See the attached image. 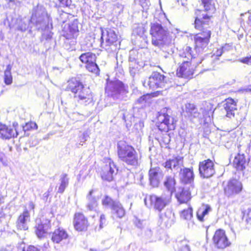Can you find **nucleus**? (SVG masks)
I'll list each match as a JSON object with an SVG mask.
<instances>
[{"mask_svg": "<svg viewBox=\"0 0 251 251\" xmlns=\"http://www.w3.org/2000/svg\"><path fill=\"white\" fill-rule=\"evenodd\" d=\"M186 111L189 116H192L194 118L200 117L201 118V114L200 112H198L197 109L195 105L191 103H187L186 104Z\"/></svg>", "mask_w": 251, "mask_h": 251, "instance_id": "4c0bfd02", "label": "nucleus"}, {"mask_svg": "<svg viewBox=\"0 0 251 251\" xmlns=\"http://www.w3.org/2000/svg\"><path fill=\"white\" fill-rule=\"evenodd\" d=\"M80 61L83 63L88 64L90 63H93L96 61V56L95 54L88 51L82 53L79 57Z\"/></svg>", "mask_w": 251, "mask_h": 251, "instance_id": "72a5a7b5", "label": "nucleus"}, {"mask_svg": "<svg viewBox=\"0 0 251 251\" xmlns=\"http://www.w3.org/2000/svg\"><path fill=\"white\" fill-rule=\"evenodd\" d=\"M86 68L89 72L93 73L96 75H98L100 73V69L96 61L87 64Z\"/></svg>", "mask_w": 251, "mask_h": 251, "instance_id": "79ce46f5", "label": "nucleus"}, {"mask_svg": "<svg viewBox=\"0 0 251 251\" xmlns=\"http://www.w3.org/2000/svg\"><path fill=\"white\" fill-rule=\"evenodd\" d=\"M223 107L226 112V116L229 118L234 117L235 112L237 110L236 102L231 98H228L225 100L223 104Z\"/></svg>", "mask_w": 251, "mask_h": 251, "instance_id": "b1692460", "label": "nucleus"}, {"mask_svg": "<svg viewBox=\"0 0 251 251\" xmlns=\"http://www.w3.org/2000/svg\"><path fill=\"white\" fill-rule=\"evenodd\" d=\"M247 164V161L245 155L244 154L238 153L235 157L233 161V165L237 170H244Z\"/></svg>", "mask_w": 251, "mask_h": 251, "instance_id": "cd10ccee", "label": "nucleus"}, {"mask_svg": "<svg viewBox=\"0 0 251 251\" xmlns=\"http://www.w3.org/2000/svg\"><path fill=\"white\" fill-rule=\"evenodd\" d=\"M225 88V87H220L218 89V93H221L222 95L226 94L228 92V91H227L226 89L224 90H223V89H224Z\"/></svg>", "mask_w": 251, "mask_h": 251, "instance_id": "052dcab7", "label": "nucleus"}, {"mask_svg": "<svg viewBox=\"0 0 251 251\" xmlns=\"http://www.w3.org/2000/svg\"><path fill=\"white\" fill-rule=\"evenodd\" d=\"M50 221L49 219H43L35 226V233L39 238L45 237L49 229H50Z\"/></svg>", "mask_w": 251, "mask_h": 251, "instance_id": "6ab92c4d", "label": "nucleus"}, {"mask_svg": "<svg viewBox=\"0 0 251 251\" xmlns=\"http://www.w3.org/2000/svg\"><path fill=\"white\" fill-rule=\"evenodd\" d=\"M145 234L147 237V238L150 239L151 237L152 231L150 229H147L146 231Z\"/></svg>", "mask_w": 251, "mask_h": 251, "instance_id": "680f3d73", "label": "nucleus"}, {"mask_svg": "<svg viewBox=\"0 0 251 251\" xmlns=\"http://www.w3.org/2000/svg\"><path fill=\"white\" fill-rule=\"evenodd\" d=\"M66 90L74 94V97L79 102L87 105L92 103L93 97L89 87H85L83 83L75 78L67 81Z\"/></svg>", "mask_w": 251, "mask_h": 251, "instance_id": "7ed1b4c3", "label": "nucleus"}, {"mask_svg": "<svg viewBox=\"0 0 251 251\" xmlns=\"http://www.w3.org/2000/svg\"><path fill=\"white\" fill-rule=\"evenodd\" d=\"M149 176L150 184L153 187H158L163 177V175L160 172L159 168H151L149 171Z\"/></svg>", "mask_w": 251, "mask_h": 251, "instance_id": "5701e85b", "label": "nucleus"}, {"mask_svg": "<svg viewBox=\"0 0 251 251\" xmlns=\"http://www.w3.org/2000/svg\"><path fill=\"white\" fill-rule=\"evenodd\" d=\"M183 158L177 156L167 160L162 165L167 170H177L183 164Z\"/></svg>", "mask_w": 251, "mask_h": 251, "instance_id": "4be33fe9", "label": "nucleus"}, {"mask_svg": "<svg viewBox=\"0 0 251 251\" xmlns=\"http://www.w3.org/2000/svg\"><path fill=\"white\" fill-rule=\"evenodd\" d=\"M13 126L14 128L0 123V138L3 139H9L11 138L16 137L18 135L16 128L18 123H14Z\"/></svg>", "mask_w": 251, "mask_h": 251, "instance_id": "f3484780", "label": "nucleus"}, {"mask_svg": "<svg viewBox=\"0 0 251 251\" xmlns=\"http://www.w3.org/2000/svg\"><path fill=\"white\" fill-rule=\"evenodd\" d=\"M193 217V210L189 207L187 209H184L181 213V217L185 220H190Z\"/></svg>", "mask_w": 251, "mask_h": 251, "instance_id": "c03bdc74", "label": "nucleus"}, {"mask_svg": "<svg viewBox=\"0 0 251 251\" xmlns=\"http://www.w3.org/2000/svg\"><path fill=\"white\" fill-rule=\"evenodd\" d=\"M93 192L94 190H91L86 196V208L89 211H95L98 205V199L92 195Z\"/></svg>", "mask_w": 251, "mask_h": 251, "instance_id": "7c9ffc66", "label": "nucleus"}, {"mask_svg": "<svg viewBox=\"0 0 251 251\" xmlns=\"http://www.w3.org/2000/svg\"><path fill=\"white\" fill-rule=\"evenodd\" d=\"M23 251H41L40 250L34 246H28L23 248Z\"/></svg>", "mask_w": 251, "mask_h": 251, "instance_id": "5fc2aeb1", "label": "nucleus"}, {"mask_svg": "<svg viewBox=\"0 0 251 251\" xmlns=\"http://www.w3.org/2000/svg\"><path fill=\"white\" fill-rule=\"evenodd\" d=\"M106 220L104 214H101L100 218V227L102 228L103 226L106 224Z\"/></svg>", "mask_w": 251, "mask_h": 251, "instance_id": "6e6d98bb", "label": "nucleus"}, {"mask_svg": "<svg viewBox=\"0 0 251 251\" xmlns=\"http://www.w3.org/2000/svg\"><path fill=\"white\" fill-rule=\"evenodd\" d=\"M144 126V121L140 120L138 123H136L134 125V128L138 131H141Z\"/></svg>", "mask_w": 251, "mask_h": 251, "instance_id": "603ef678", "label": "nucleus"}, {"mask_svg": "<svg viewBox=\"0 0 251 251\" xmlns=\"http://www.w3.org/2000/svg\"><path fill=\"white\" fill-rule=\"evenodd\" d=\"M171 196L161 195L158 196L154 194L146 195L144 199L146 206L149 208H152L155 211L160 212L171 201Z\"/></svg>", "mask_w": 251, "mask_h": 251, "instance_id": "0eeeda50", "label": "nucleus"}, {"mask_svg": "<svg viewBox=\"0 0 251 251\" xmlns=\"http://www.w3.org/2000/svg\"><path fill=\"white\" fill-rule=\"evenodd\" d=\"M133 50H131L129 52V72L130 75L134 77L136 74H138L139 71L143 66V63L139 62L134 57H133L132 53Z\"/></svg>", "mask_w": 251, "mask_h": 251, "instance_id": "aec40b11", "label": "nucleus"}, {"mask_svg": "<svg viewBox=\"0 0 251 251\" xmlns=\"http://www.w3.org/2000/svg\"><path fill=\"white\" fill-rule=\"evenodd\" d=\"M249 24L251 26V15L249 18Z\"/></svg>", "mask_w": 251, "mask_h": 251, "instance_id": "774afa93", "label": "nucleus"}, {"mask_svg": "<svg viewBox=\"0 0 251 251\" xmlns=\"http://www.w3.org/2000/svg\"><path fill=\"white\" fill-rule=\"evenodd\" d=\"M69 32L70 33H67L66 35V37L67 39H71L75 38L77 36V33L78 32V30L76 27L72 28L71 27H69Z\"/></svg>", "mask_w": 251, "mask_h": 251, "instance_id": "de8ad7c7", "label": "nucleus"}, {"mask_svg": "<svg viewBox=\"0 0 251 251\" xmlns=\"http://www.w3.org/2000/svg\"><path fill=\"white\" fill-rule=\"evenodd\" d=\"M117 154L119 159L127 166L137 167L139 165V158L137 151L125 141L117 143Z\"/></svg>", "mask_w": 251, "mask_h": 251, "instance_id": "20e7f679", "label": "nucleus"}, {"mask_svg": "<svg viewBox=\"0 0 251 251\" xmlns=\"http://www.w3.org/2000/svg\"><path fill=\"white\" fill-rule=\"evenodd\" d=\"M133 116L134 118L140 119V120L144 121L146 119L147 115L144 107L135 106L134 107Z\"/></svg>", "mask_w": 251, "mask_h": 251, "instance_id": "e433bc0d", "label": "nucleus"}, {"mask_svg": "<svg viewBox=\"0 0 251 251\" xmlns=\"http://www.w3.org/2000/svg\"><path fill=\"white\" fill-rule=\"evenodd\" d=\"M195 15V27L201 31L194 36L195 50L196 52H200L207 47L211 37V30L208 29L211 24V16L199 10L196 11Z\"/></svg>", "mask_w": 251, "mask_h": 251, "instance_id": "f03ea898", "label": "nucleus"}, {"mask_svg": "<svg viewBox=\"0 0 251 251\" xmlns=\"http://www.w3.org/2000/svg\"><path fill=\"white\" fill-rule=\"evenodd\" d=\"M150 34L151 35V43L153 45L163 49L172 43V39L168 37L167 28L157 23L151 24Z\"/></svg>", "mask_w": 251, "mask_h": 251, "instance_id": "39448f33", "label": "nucleus"}, {"mask_svg": "<svg viewBox=\"0 0 251 251\" xmlns=\"http://www.w3.org/2000/svg\"><path fill=\"white\" fill-rule=\"evenodd\" d=\"M73 224L75 229L79 231L86 230L89 226L87 219L81 213L75 214Z\"/></svg>", "mask_w": 251, "mask_h": 251, "instance_id": "a211bd4d", "label": "nucleus"}, {"mask_svg": "<svg viewBox=\"0 0 251 251\" xmlns=\"http://www.w3.org/2000/svg\"><path fill=\"white\" fill-rule=\"evenodd\" d=\"M89 135L87 132H84L80 136H79V140L80 143L79 145H82V144L81 143H84L88 138Z\"/></svg>", "mask_w": 251, "mask_h": 251, "instance_id": "864d4df0", "label": "nucleus"}, {"mask_svg": "<svg viewBox=\"0 0 251 251\" xmlns=\"http://www.w3.org/2000/svg\"><path fill=\"white\" fill-rule=\"evenodd\" d=\"M241 182L236 179L229 180L224 188L226 195L228 197L239 194L242 190Z\"/></svg>", "mask_w": 251, "mask_h": 251, "instance_id": "2eb2a0df", "label": "nucleus"}, {"mask_svg": "<svg viewBox=\"0 0 251 251\" xmlns=\"http://www.w3.org/2000/svg\"><path fill=\"white\" fill-rule=\"evenodd\" d=\"M102 205L107 208H110L119 218H122L125 215V210L121 203L114 201L108 196H105L101 201Z\"/></svg>", "mask_w": 251, "mask_h": 251, "instance_id": "9b49d317", "label": "nucleus"}, {"mask_svg": "<svg viewBox=\"0 0 251 251\" xmlns=\"http://www.w3.org/2000/svg\"><path fill=\"white\" fill-rule=\"evenodd\" d=\"M86 40H87V39H86ZM88 40H89L90 41V43H87L86 46H87V48H88V49L90 50V48H92L93 46V43L90 41V40L88 39Z\"/></svg>", "mask_w": 251, "mask_h": 251, "instance_id": "0e129e2a", "label": "nucleus"}, {"mask_svg": "<svg viewBox=\"0 0 251 251\" xmlns=\"http://www.w3.org/2000/svg\"><path fill=\"white\" fill-rule=\"evenodd\" d=\"M149 99V96L143 95L137 100L135 105L141 107H144L146 106V103L148 102Z\"/></svg>", "mask_w": 251, "mask_h": 251, "instance_id": "37998d69", "label": "nucleus"}, {"mask_svg": "<svg viewBox=\"0 0 251 251\" xmlns=\"http://www.w3.org/2000/svg\"><path fill=\"white\" fill-rule=\"evenodd\" d=\"M37 126L35 123L30 122L27 123L25 126H23V129L24 130H28L30 129H37Z\"/></svg>", "mask_w": 251, "mask_h": 251, "instance_id": "3c124183", "label": "nucleus"}, {"mask_svg": "<svg viewBox=\"0 0 251 251\" xmlns=\"http://www.w3.org/2000/svg\"><path fill=\"white\" fill-rule=\"evenodd\" d=\"M11 66L10 65H8L4 71V82L6 85L11 84L13 81V78L11 73Z\"/></svg>", "mask_w": 251, "mask_h": 251, "instance_id": "ea45409f", "label": "nucleus"}, {"mask_svg": "<svg viewBox=\"0 0 251 251\" xmlns=\"http://www.w3.org/2000/svg\"><path fill=\"white\" fill-rule=\"evenodd\" d=\"M176 182L174 177L172 176H166L164 182V185L169 193L167 196H172L173 193L176 190Z\"/></svg>", "mask_w": 251, "mask_h": 251, "instance_id": "2f4dec72", "label": "nucleus"}, {"mask_svg": "<svg viewBox=\"0 0 251 251\" xmlns=\"http://www.w3.org/2000/svg\"><path fill=\"white\" fill-rule=\"evenodd\" d=\"M179 176L180 181L184 184H191L194 181V174L192 168L181 169Z\"/></svg>", "mask_w": 251, "mask_h": 251, "instance_id": "393cba45", "label": "nucleus"}, {"mask_svg": "<svg viewBox=\"0 0 251 251\" xmlns=\"http://www.w3.org/2000/svg\"><path fill=\"white\" fill-rule=\"evenodd\" d=\"M211 211L212 208L209 205L205 204L202 205L198 209L197 212V216L198 220L201 222L203 221L204 216Z\"/></svg>", "mask_w": 251, "mask_h": 251, "instance_id": "f704fd0d", "label": "nucleus"}, {"mask_svg": "<svg viewBox=\"0 0 251 251\" xmlns=\"http://www.w3.org/2000/svg\"><path fill=\"white\" fill-rule=\"evenodd\" d=\"M162 224L166 227H169L174 223V214L171 211L167 210L164 214L160 215Z\"/></svg>", "mask_w": 251, "mask_h": 251, "instance_id": "c756f323", "label": "nucleus"}, {"mask_svg": "<svg viewBox=\"0 0 251 251\" xmlns=\"http://www.w3.org/2000/svg\"><path fill=\"white\" fill-rule=\"evenodd\" d=\"M30 24L38 30L43 31V36L46 40L52 38V19L42 5L38 4L33 8L30 19L26 17L17 18L14 21V26L17 30L24 32L29 27L32 28Z\"/></svg>", "mask_w": 251, "mask_h": 251, "instance_id": "f257e3e1", "label": "nucleus"}, {"mask_svg": "<svg viewBox=\"0 0 251 251\" xmlns=\"http://www.w3.org/2000/svg\"><path fill=\"white\" fill-rule=\"evenodd\" d=\"M176 197L180 203H186L191 199V193L188 190L183 188L176 194Z\"/></svg>", "mask_w": 251, "mask_h": 251, "instance_id": "473e14b6", "label": "nucleus"}, {"mask_svg": "<svg viewBox=\"0 0 251 251\" xmlns=\"http://www.w3.org/2000/svg\"><path fill=\"white\" fill-rule=\"evenodd\" d=\"M4 156V153L0 151V161L2 163H3V159Z\"/></svg>", "mask_w": 251, "mask_h": 251, "instance_id": "69168bd1", "label": "nucleus"}, {"mask_svg": "<svg viewBox=\"0 0 251 251\" xmlns=\"http://www.w3.org/2000/svg\"><path fill=\"white\" fill-rule=\"evenodd\" d=\"M105 91L108 96L118 100H125L128 92L127 87L119 80H107Z\"/></svg>", "mask_w": 251, "mask_h": 251, "instance_id": "423d86ee", "label": "nucleus"}, {"mask_svg": "<svg viewBox=\"0 0 251 251\" xmlns=\"http://www.w3.org/2000/svg\"><path fill=\"white\" fill-rule=\"evenodd\" d=\"M60 6L63 7H70L72 5V0H58Z\"/></svg>", "mask_w": 251, "mask_h": 251, "instance_id": "8fccbe9b", "label": "nucleus"}, {"mask_svg": "<svg viewBox=\"0 0 251 251\" xmlns=\"http://www.w3.org/2000/svg\"><path fill=\"white\" fill-rule=\"evenodd\" d=\"M200 110L201 112V118L204 119L205 121H211V116H213L214 110L212 105L210 103L205 102L202 107H201Z\"/></svg>", "mask_w": 251, "mask_h": 251, "instance_id": "c85d7f7f", "label": "nucleus"}, {"mask_svg": "<svg viewBox=\"0 0 251 251\" xmlns=\"http://www.w3.org/2000/svg\"><path fill=\"white\" fill-rule=\"evenodd\" d=\"M49 191H48L47 192L45 193L44 195L45 196V197H48V196H49Z\"/></svg>", "mask_w": 251, "mask_h": 251, "instance_id": "338daca9", "label": "nucleus"}, {"mask_svg": "<svg viewBox=\"0 0 251 251\" xmlns=\"http://www.w3.org/2000/svg\"><path fill=\"white\" fill-rule=\"evenodd\" d=\"M167 112L168 109L163 108L158 112L157 117V126L158 129L166 132L169 130H174L176 122L173 117L168 115Z\"/></svg>", "mask_w": 251, "mask_h": 251, "instance_id": "1a4fd4ad", "label": "nucleus"}, {"mask_svg": "<svg viewBox=\"0 0 251 251\" xmlns=\"http://www.w3.org/2000/svg\"><path fill=\"white\" fill-rule=\"evenodd\" d=\"M190 62L188 60L183 61L182 64L177 70V76L186 78H191L193 75V72L190 68Z\"/></svg>", "mask_w": 251, "mask_h": 251, "instance_id": "412c9836", "label": "nucleus"}, {"mask_svg": "<svg viewBox=\"0 0 251 251\" xmlns=\"http://www.w3.org/2000/svg\"><path fill=\"white\" fill-rule=\"evenodd\" d=\"M68 237V234L66 231L63 228L59 227L52 232L51 240L54 243L59 244L66 240Z\"/></svg>", "mask_w": 251, "mask_h": 251, "instance_id": "bb28decb", "label": "nucleus"}, {"mask_svg": "<svg viewBox=\"0 0 251 251\" xmlns=\"http://www.w3.org/2000/svg\"><path fill=\"white\" fill-rule=\"evenodd\" d=\"M139 4L142 7L143 11H147L150 5L149 0H139Z\"/></svg>", "mask_w": 251, "mask_h": 251, "instance_id": "09e8293b", "label": "nucleus"}, {"mask_svg": "<svg viewBox=\"0 0 251 251\" xmlns=\"http://www.w3.org/2000/svg\"><path fill=\"white\" fill-rule=\"evenodd\" d=\"M30 214L27 209H25L23 213L21 214L17 221V226L18 229L21 230H27L28 226L27 223L30 221Z\"/></svg>", "mask_w": 251, "mask_h": 251, "instance_id": "a878e982", "label": "nucleus"}, {"mask_svg": "<svg viewBox=\"0 0 251 251\" xmlns=\"http://www.w3.org/2000/svg\"><path fill=\"white\" fill-rule=\"evenodd\" d=\"M35 207V204L34 202L32 201H29L28 203V208L31 210H34Z\"/></svg>", "mask_w": 251, "mask_h": 251, "instance_id": "e2e57ef3", "label": "nucleus"}, {"mask_svg": "<svg viewBox=\"0 0 251 251\" xmlns=\"http://www.w3.org/2000/svg\"><path fill=\"white\" fill-rule=\"evenodd\" d=\"M167 77L160 73L154 72L147 79L143 82L144 86L152 90L157 88H163L167 84Z\"/></svg>", "mask_w": 251, "mask_h": 251, "instance_id": "9d476101", "label": "nucleus"}, {"mask_svg": "<svg viewBox=\"0 0 251 251\" xmlns=\"http://www.w3.org/2000/svg\"><path fill=\"white\" fill-rule=\"evenodd\" d=\"M199 170L201 177L209 178L215 173L214 163L209 159L201 161L199 163Z\"/></svg>", "mask_w": 251, "mask_h": 251, "instance_id": "f8f14e48", "label": "nucleus"}, {"mask_svg": "<svg viewBox=\"0 0 251 251\" xmlns=\"http://www.w3.org/2000/svg\"><path fill=\"white\" fill-rule=\"evenodd\" d=\"M59 180L60 183L57 192L62 194L64 192L69 184V178L67 177V175L66 174H62L60 176Z\"/></svg>", "mask_w": 251, "mask_h": 251, "instance_id": "58836bf2", "label": "nucleus"}, {"mask_svg": "<svg viewBox=\"0 0 251 251\" xmlns=\"http://www.w3.org/2000/svg\"><path fill=\"white\" fill-rule=\"evenodd\" d=\"M242 220L248 224L251 225V209H248L243 212Z\"/></svg>", "mask_w": 251, "mask_h": 251, "instance_id": "a18cd8bd", "label": "nucleus"}, {"mask_svg": "<svg viewBox=\"0 0 251 251\" xmlns=\"http://www.w3.org/2000/svg\"><path fill=\"white\" fill-rule=\"evenodd\" d=\"M163 140L165 144L168 145L169 144L171 141V138L169 134H166L163 138Z\"/></svg>", "mask_w": 251, "mask_h": 251, "instance_id": "bf43d9fd", "label": "nucleus"}, {"mask_svg": "<svg viewBox=\"0 0 251 251\" xmlns=\"http://www.w3.org/2000/svg\"><path fill=\"white\" fill-rule=\"evenodd\" d=\"M180 56L186 58L188 60H191L196 57V54L194 53L192 49L189 46H186L183 50V51L180 54Z\"/></svg>", "mask_w": 251, "mask_h": 251, "instance_id": "a19ab883", "label": "nucleus"}, {"mask_svg": "<svg viewBox=\"0 0 251 251\" xmlns=\"http://www.w3.org/2000/svg\"><path fill=\"white\" fill-rule=\"evenodd\" d=\"M201 1L205 12H207L209 14L215 12V7L214 0H201Z\"/></svg>", "mask_w": 251, "mask_h": 251, "instance_id": "c9c22d12", "label": "nucleus"}, {"mask_svg": "<svg viewBox=\"0 0 251 251\" xmlns=\"http://www.w3.org/2000/svg\"><path fill=\"white\" fill-rule=\"evenodd\" d=\"M176 251H190V248L187 241L184 240L179 243L178 245V249Z\"/></svg>", "mask_w": 251, "mask_h": 251, "instance_id": "49530a36", "label": "nucleus"}, {"mask_svg": "<svg viewBox=\"0 0 251 251\" xmlns=\"http://www.w3.org/2000/svg\"><path fill=\"white\" fill-rule=\"evenodd\" d=\"M100 46L108 52L116 51L117 49L118 36L115 31L111 28L101 30Z\"/></svg>", "mask_w": 251, "mask_h": 251, "instance_id": "6e6552de", "label": "nucleus"}, {"mask_svg": "<svg viewBox=\"0 0 251 251\" xmlns=\"http://www.w3.org/2000/svg\"><path fill=\"white\" fill-rule=\"evenodd\" d=\"M228 48L229 46L226 45L225 46L222 47L221 48L218 49L211 56H208L204 59H202L199 63L202 64L203 66H205L206 68L205 69V71L211 70L213 69L212 64L213 60L215 58L219 59V57L221 56L224 52L228 50Z\"/></svg>", "mask_w": 251, "mask_h": 251, "instance_id": "dca6fc26", "label": "nucleus"}, {"mask_svg": "<svg viewBox=\"0 0 251 251\" xmlns=\"http://www.w3.org/2000/svg\"><path fill=\"white\" fill-rule=\"evenodd\" d=\"M118 168L115 163L109 160L108 164L105 165L102 170L101 176L103 180L110 182L114 179V176L118 172Z\"/></svg>", "mask_w": 251, "mask_h": 251, "instance_id": "4468645a", "label": "nucleus"}, {"mask_svg": "<svg viewBox=\"0 0 251 251\" xmlns=\"http://www.w3.org/2000/svg\"><path fill=\"white\" fill-rule=\"evenodd\" d=\"M213 241L215 246L220 249H224L230 245L225 231L221 229L215 231Z\"/></svg>", "mask_w": 251, "mask_h": 251, "instance_id": "ddd939ff", "label": "nucleus"}, {"mask_svg": "<svg viewBox=\"0 0 251 251\" xmlns=\"http://www.w3.org/2000/svg\"><path fill=\"white\" fill-rule=\"evenodd\" d=\"M143 221H141L140 220L136 219L134 223L138 228L141 229L143 227Z\"/></svg>", "mask_w": 251, "mask_h": 251, "instance_id": "13d9d810", "label": "nucleus"}, {"mask_svg": "<svg viewBox=\"0 0 251 251\" xmlns=\"http://www.w3.org/2000/svg\"><path fill=\"white\" fill-rule=\"evenodd\" d=\"M240 61L243 63L247 64L248 65H251V56H247L241 59Z\"/></svg>", "mask_w": 251, "mask_h": 251, "instance_id": "4d7b16f0", "label": "nucleus"}]
</instances>
